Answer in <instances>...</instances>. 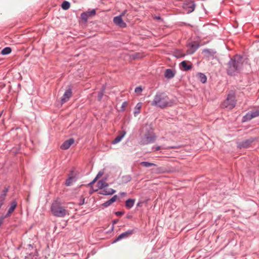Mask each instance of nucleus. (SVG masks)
Listing matches in <instances>:
<instances>
[{
	"mask_svg": "<svg viewBox=\"0 0 259 259\" xmlns=\"http://www.w3.org/2000/svg\"><path fill=\"white\" fill-rule=\"evenodd\" d=\"M172 105L173 102L169 100L168 97L164 94H156L151 102V105L161 109L171 107Z\"/></svg>",
	"mask_w": 259,
	"mask_h": 259,
	"instance_id": "obj_1",
	"label": "nucleus"
},
{
	"mask_svg": "<svg viewBox=\"0 0 259 259\" xmlns=\"http://www.w3.org/2000/svg\"><path fill=\"white\" fill-rule=\"evenodd\" d=\"M243 59L239 55H236L233 59L228 63V73L230 75H235L239 72L242 67Z\"/></svg>",
	"mask_w": 259,
	"mask_h": 259,
	"instance_id": "obj_2",
	"label": "nucleus"
},
{
	"mask_svg": "<svg viewBox=\"0 0 259 259\" xmlns=\"http://www.w3.org/2000/svg\"><path fill=\"white\" fill-rule=\"evenodd\" d=\"M51 210L52 214L57 217H64L68 214V211L62 206L58 200H55L53 202Z\"/></svg>",
	"mask_w": 259,
	"mask_h": 259,
	"instance_id": "obj_3",
	"label": "nucleus"
},
{
	"mask_svg": "<svg viewBox=\"0 0 259 259\" xmlns=\"http://www.w3.org/2000/svg\"><path fill=\"white\" fill-rule=\"evenodd\" d=\"M235 96L233 94H229L227 99L222 104V106L228 109H232L235 106Z\"/></svg>",
	"mask_w": 259,
	"mask_h": 259,
	"instance_id": "obj_4",
	"label": "nucleus"
},
{
	"mask_svg": "<svg viewBox=\"0 0 259 259\" xmlns=\"http://www.w3.org/2000/svg\"><path fill=\"white\" fill-rule=\"evenodd\" d=\"M156 139V137L152 132H148L145 134L143 137L141 142L143 144H148L153 142Z\"/></svg>",
	"mask_w": 259,
	"mask_h": 259,
	"instance_id": "obj_5",
	"label": "nucleus"
},
{
	"mask_svg": "<svg viewBox=\"0 0 259 259\" xmlns=\"http://www.w3.org/2000/svg\"><path fill=\"white\" fill-rule=\"evenodd\" d=\"M184 10H185L187 14L192 12L195 8V5L193 1H188L185 2L183 6Z\"/></svg>",
	"mask_w": 259,
	"mask_h": 259,
	"instance_id": "obj_6",
	"label": "nucleus"
},
{
	"mask_svg": "<svg viewBox=\"0 0 259 259\" xmlns=\"http://www.w3.org/2000/svg\"><path fill=\"white\" fill-rule=\"evenodd\" d=\"M259 116V107L248 112L245 116L243 117L244 121L249 120L252 118Z\"/></svg>",
	"mask_w": 259,
	"mask_h": 259,
	"instance_id": "obj_7",
	"label": "nucleus"
},
{
	"mask_svg": "<svg viewBox=\"0 0 259 259\" xmlns=\"http://www.w3.org/2000/svg\"><path fill=\"white\" fill-rule=\"evenodd\" d=\"M189 48L187 50V53L188 54H193L199 47V45L196 42L189 44L188 45Z\"/></svg>",
	"mask_w": 259,
	"mask_h": 259,
	"instance_id": "obj_8",
	"label": "nucleus"
},
{
	"mask_svg": "<svg viewBox=\"0 0 259 259\" xmlns=\"http://www.w3.org/2000/svg\"><path fill=\"white\" fill-rule=\"evenodd\" d=\"M113 22L120 27H125L126 25L122 19V16H116L113 19Z\"/></svg>",
	"mask_w": 259,
	"mask_h": 259,
	"instance_id": "obj_9",
	"label": "nucleus"
},
{
	"mask_svg": "<svg viewBox=\"0 0 259 259\" xmlns=\"http://www.w3.org/2000/svg\"><path fill=\"white\" fill-rule=\"evenodd\" d=\"M134 233V230H130L124 232L121 234L120 235L118 236V237L115 240L114 242H116L119 240H121L123 238H127Z\"/></svg>",
	"mask_w": 259,
	"mask_h": 259,
	"instance_id": "obj_10",
	"label": "nucleus"
},
{
	"mask_svg": "<svg viewBox=\"0 0 259 259\" xmlns=\"http://www.w3.org/2000/svg\"><path fill=\"white\" fill-rule=\"evenodd\" d=\"M253 141L254 139L253 138H250L249 139L246 140L245 141L239 143L238 144V146L240 148H247L250 145V144L253 142Z\"/></svg>",
	"mask_w": 259,
	"mask_h": 259,
	"instance_id": "obj_11",
	"label": "nucleus"
},
{
	"mask_svg": "<svg viewBox=\"0 0 259 259\" xmlns=\"http://www.w3.org/2000/svg\"><path fill=\"white\" fill-rule=\"evenodd\" d=\"M72 96V92L70 89L67 90L64 93L63 96L62 97L61 101L62 103L63 104L68 101L69 99Z\"/></svg>",
	"mask_w": 259,
	"mask_h": 259,
	"instance_id": "obj_12",
	"label": "nucleus"
},
{
	"mask_svg": "<svg viewBox=\"0 0 259 259\" xmlns=\"http://www.w3.org/2000/svg\"><path fill=\"white\" fill-rule=\"evenodd\" d=\"M17 202L14 200L11 203V206L9 208L7 213L4 217L5 218H8L13 213L17 206Z\"/></svg>",
	"mask_w": 259,
	"mask_h": 259,
	"instance_id": "obj_13",
	"label": "nucleus"
},
{
	"mask_svg": "<svg viewBox=\"0 0 259 259\" xmlns=\"http://www.w3.org/2000/svg\"><path fill=\"white\" fill-rule=\"evenodd\" d=\"M74 142L73 139H69V140L65 141L61 146V148L63 150L68 149L72 144Z\"/></svg>",
	"mask_w": 259,
	"mask_h": 259,
	"instance_id": "obj_14",
	"label": "nucleus"
},
{
	"mask_svg": "<svg viewBox=\"0 0 259 259\" xmlns=\"http://www.w3.org/2000/svg\"><path fill=\"white\" fill-rule=\"evenodd\" d=\"M115 192V191L108 187H105L102 190H100L99 194L102 195H112Z\"/></svg>",
	"mask_w": 259,
	"mask_h": 259,
	"instance_id": "obj_15",
	"label": "nucleus"
},
{
	"mask_svg": "<svg viewBox=\"0 0 259 259\" xmlns=\"http://www.w3.org/2000/svg\"><path fill=\"white\" fill-rule=\"evenodd\" d=\"M180 66L185 71L189 70L192 68L191 63L187 61H182L180 64Z\"/></svg>",
	"mask_w": 259,
	"mask_h": 259,
	"instance_id": "obj_16",
	"label": "nucleus"
},
{
	"mask_svg": "<svg viewBox=\"0 0 259 259\" xmlns=\"http://www.w3.org/2000/svg\"><path fill=\"white\" fill-rule=\"evenodd\" d=\"M215 53V51L209 49H205L202 51L204 56L207 58L213 57Z\"/></svg>",
	"mask_w": 259,
	"mask_h": 259,
	"instance_id": "obj_17",
	"label": "nucleus"
},
{
	"mask_svg": "<svg viewBox=\"0 0 259 259\" xmlns=\"http://www.w3.org/2000/svg\"><path fill=\"white\" fill-rule=\"evenodd\" d=\"M175 72L170 69H167L164 73V76L167 78H171L175 75Z\"/></svg>",
	"mask_w": 259,
	"mask_h": 259,
	"instance_id": "obj_18",
	"label": "nucleus"
},
{
	"mask_svg": "<svg viewBox=\"0 0 259 259\" xmlns=\"http://www.w3.org/2000/svg\"><path fill=\"white\" fill-rule=\"evenodd\" d=\"M108 186V183L104 180H100L97 183V187L98 189L102 190L105 187Z\"/></svg>",
	"mask_w": 259,
	"mask_h": 259,
	"instance_id": "obj_19",
	"label": "nucleus"
},
{
	"mask_svg": "<svg viewBox=\"0 0 259 259\" xmlns=\"http://www.w3.org/2000/svg\"><path fill=\"white\" fill-rule=\"evenodd\" d=\"M8 191V189H5L3 191L2 194L0 195V208L4 204V202L5 200L6 196L7 195V192Z\"/></svg>",
	"mask_w": 259,
	"mask_h": 259,
	"instance_id": "obj_20",
	"label": "nucleus"
},
{
	"mask_svg": "<svg viewBox=\"0 0 259 259\" xmlns=\"http://www.w3.org/2000/svg\"><path fill=\"white\" fill-rule=\"evenodd\" d=\"M117 199V195H114L113 197H112L110 200L107 201L105 202L103 205L105 207H107L109 206L110 204H111L112 203L116 201Z\"/></svg>",
	"mask_w": 259,
	"mask_h": 259,
	"instance_id": "obj_21",
	"label": "nucleus"
},
{
	"mask_svg": "<svg viewBox=\"0 0 259 259\" xmlns=\"http://www.w3.org/2000/svg\"><path fill=\"white\" fill-rule=\"evenodd\" d=\"M197 76L200 81L204 83L206 82L207 78L206 76L203 73H199L197 75Z\"/></svg>",
	"mask_w": 259,
	"mask_h": 259,
	"instance_id": "obj_22",
	"label": "nucleus"
},
{
	"mask_svg": "<svg viewBox=\"0 0 259 259\" xmlns=\"http://www.w3.org/2000/svg\"><path fill=\"white\" fill-rule=\"evenodd\" d=\"M142 106V103H138L134 109V114L135 116H136L137 114H139L140 113L141 109Z\"/></svg>",
	"mask_w": 259,
	"mask_h": 259,
	"instance_id": "obj_23",
	"label": "nucleus"
},
{
	"mask_svg": "<svg viewBox=\"0 0 259 259\" xmlns=\"http://www.w3.org/2000/svg\"><path fill=\"white\" fill-rule=\"evenodd\" d=\"M135 200L132 199H128L125 201V206L128 208H132L135 203Z\"/></svg>",
	"mask_w": 259,
	"mask_h": 259,
	"instance_id": "obj_24",
	"label": "nucleus"
},
{
	"mask_svg": "<svg viewBox=\"0 0 259 259\" xmlns=\"http://www.w3.org/2000/svg\"><path fill=\"white\" fill-rule=\"evenodd\" d=\"M125 134V132H123L122 134L118 135L117 137L112 141V144H115L119 143Z\"/></svg>",
	"mask_w": 259,
	"mask_h": 259,
	"instance_id": "obj_25",
	"label": "nucleus"
},
{
	"mask_svg": "<svg viewBox=\"0 0 259 259\" xmlns=\"http://www.w3.org/2000/svg\"><path fill=\"white\" fill-rule=\"evenodd\" d=\"M140 165L146 167H150L151 166H155V164L154 163L146 161L141 162L140 163Z\"/></svg>",
	"mask_w": 259,
	"mask_h": 259,
	"instance_id": "obj_26",
	"label": "nucleus"
},
{
	"mask_svg": "<svg viewBox=\"0 0 259 259\" xmlns=\"http://www.w3.org/2000/svg\"><path fill=\"white\" fill-rule=\"evenodd\" d=\"M70 3L67 1H64L62 4V8L63 10H67L70 8Z\"/></svg>",
	"mask_w": 259,
	"mask_h": 259,
	"instance_id": "obj_27",
	"label": "nucleus"
},
{
	"mask_svg": "<svg viewBox=\"0 0 259 259\" xmlns=\"http://www.w3.org/2000/svg\"><path fill=\"white\" fill-rule=\"evenodd\" d=\"M12 51L11 48L10 47H6L4 48L1 52L3 55H7L10 54Z\"/></svg>",
	"mask_w": 259,
	"mask_h": 259,
	"instance_id": "obj_28",
	"label": "nucleus"
},
{
	"mask_svg": "<svg viewBox=\"0 0 259 259\" xmlns=\"http://www.w3.org/2000/svg\"><path fill=\"white\" fill-rule=\"evenodd\" d=\"M175 56L177 58H181V57H184L185 56V54L183 53L180 50H178L175 52Z\"/></svg>",
	"mask_w": 259,
	"mask_h": 259,
	"instance_id": "obj_29",
	"label": "nucleus"
},
{
	"mask_svg": "<svg viewBox=\"0 0 259 259\" xmlns=\"http://www.w3.org/2000/svg\"><path fill=\"white\" fill-rule=\"evenodd\" d=\"M153 172L156 174L163 173L165 171L163 167H160L156 169H153Z\"/></svg>",
	"mask_w": 259,
	"mask_h": 259,
	"instance_id": "obj_30",
	"label": "nucleus"
},
{
	"mask_svg": "<svg viewBox=\"0 0 259 259\" xmlns=\"http://www.w3.org/2000/svg\"><path fill=\"white\" fill-rule=\"evenodd\" d=\"M73 179V177H69L68 179L66 180V182H65V185L67 186H70L72 183Z\"/></svg>",
	"mask_w": 259,
	"mask_h": 259,
	"instance_id": "obj_31",
	"label": "nucleus"
},
{
	"mask_svg": "<svg viewBox=\"0 0 259 259\" xmlns=\"http://www.w3.org/2000/svg\"><path fill=\"white\" fill-rule=\"evenodd\" d=\"M142 90H142V88L141 87H139L135 89V92L136 93H137L138 94H140L142 92Z\"/></svg>",
	"mask_w": 259,
	"mask_h": 259,
	"instance_id": "obj_32",
	"label": "nucleus"
},
{
	"mask_svg": "<svg viewBox=\"0 0 259 259\" xmlns=\"http://www.w3.org/2000/svg\"><path fill=\"white\" fill-rule=\"evenodd\" d=\"M81 18L82 19H84L85 20H87L88 18L90 17L89 15H88V13H83L81 14Z\"/></svg>",
	"mask_w": 259,
	"mask_h": 259,
	"instance_id": "obj_33",
	"label": "nucleus"
},
{
	"mask_svg": "<svg viewBox=\"0 0 259 259\" xmlns=\"http://www.w3.org/2000/svg\"><path fill=\"white\" fill-rule=\"evenodd\" d=\"M87 13H88V15H89V16H92L95 15L96 11L95 10H92L90 12H87Z\"/></svg>",
	"mask_w": 259,
	"mask_h": 259,
	"instance_id": "obj_34",
	"label": "nucleus"
},
{
	"mask_svg": "<svg viewBox=\"0 0 259 259\" xmlns=\"http://www.w3.org/2000/svg\"><path fill=\"white\" fill-rule=\"evenodd\" d=\"M104 174V172L102 171H100L98 174H97L96 178L99 179L100 177H101Z\"/></svg>",
	"mask_w": 259,
	"mask_h": 259,
	"instance_id": "obj_35",
	"label": "nucleus"
},
{
	"mask_svg": "<svg viewBox=\"0 0 259 259\" xmlns=\"http://www.w3.org/2000/svg\"><path fill=\"white\" fill-rule=\"evenodd\" d=\"M116 215L117 216H121L123 214V213L121 211H117L115 213Z\"/></svg>",
	"mask_w": 259,
	"mask_h": 259,
	"instance_id": "obj_36",
	"label": "nucleus"
},
{
	"mask_svg": "<svg viewBox=\"0 0 259 259\" xmlns=\"http://www.w3.org/2000/svg\"><path fill=\"white\" fill-rule=\"evenodd\" d=\"M5 218L1 217L0 218V226L2 225V224L3 223L4 220Z\"/></svg>",
	"mask_w": 259,
	"mask_h": 259,
	"instance_id": "obj_37",
	"label": "nucleus"
},
{
	"mask_svg": "<svg viewBox=\"0 0 259 259\" xmlns=\"http://www.w3.org/2000/svg\"><path fill=\"white\" fill-rule=\"evenodd\" d=\"M160 149H161V147H160V146H157L155 148H153V150H154V151H158V150H160Z\"/></svg>",
	"mask_w": 259,
	"mask_h": 259,
	"instance_id": "obj_38",
	"label": "nucleus"
},
{
	"mask_svg": "<svg viewBox=\"0 0 259 259\" xmlns=\"http://www.w3.org/2000/svg\"><path fill=\"white\" fill-rule=\"evenodd\" d=\"M98 179L96 177L93 180V181L90 184V185H92L93 184H94L96 181L98 180Z\"/></svg>",
	"mask_w": 259,
	"mask_h": 259,
	"instance_id": "obj_39",
	"label": "nucleus"
},
{
	"mask_svg": "<svg viewBox=\"0 0 259 259\" xmlns=\"http://www.w3.org/2000/svg\"><path fill=\"white\" fill-rule=\"evenodd\" d=\"M98 179L96 177L93 180V181L90 184V185H92L93 184H94L96 181L98 180Z\"/></svg>",
	"mask_w": 259,
	"mask_h": 259,
	"instance_id": "obj_40",
	"label": "nucleus"
},
{
	"mask_svg": "<svg viewBox=\"0 0 259 259\" xmlns=\"http://www.w3.org/2000/svg\"><path fill=\"white\" fill-rule=\"evenodd\" d=\"M103 96V94L102 93H100L98 95V98L99 100H101Z\"/></svg>",
	"mask_w": 259,
	"mask_h": 259,
	"instance_id": "obj_41",
	"label": "nucleus"
},
{
	"mask_svg": "<svg viewBox=\"0 0 259 259\" xmlns=\"http://www.w3.org/2000/svg\"><path fill=\"white\" fill-rule=\"evenodd\" d=\"M125 178H126V180L129 181L130 180V177L129 176H126L125 177Z\"/></svg>",
	"mask_w": 259,
	"mask_h": 259,
	"instance_id": "obj_42",
	"label": "nucleus"
},
{
	"mask_svg": "<svg viewBox=\"0 0 259 259\" xmlns=\"http://www.w3.org/2000/svg\"><path fill=\"white\" fill-rule=\"evenodd\" d=\"M125 13V11H124V12H123L122 13V14H121L120 16H122H122H123L124 15Z\"/></svg>",
	"mask_w": 259,
	"mask_h": 259,
	"instance_id": "obj_43",
	"label": "nucleus"
},
{
	"mask_svg": "<svg viewBox=\"0 0 259 259\" xmlns=\"http://www.w3.org/2000/svg\"><path fill=\"white\" fill-rule=\"evenodd\" d=\"M117 222V220H115V221H114L113 223H114V224H115V223H116Z\"/></svg>",
	"mask_w": 259,
	"mask_h": 259,
	"instance_id": "obj_44",
	"label": "nucleus"
},
{
	"mask_svg": "<svg viewBox=\"0 0 259 259\" xmlns=\"http://www.w3.org/2000/svg\"><path fill=\"white\" fill-rule=\"evenodd\" d=\"M97 190H98V189H97L95 190L94 191H97Z\"/></svg>",
	"mask_w": 259,
	"mask_h": 259,
	"instance_id": "obj_45",
	"label": "nucleus"
}]
</instances>
